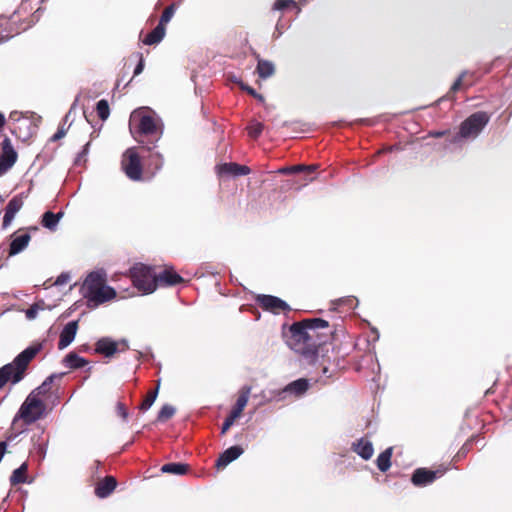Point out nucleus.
<instances>
[{"label":"nucleus","mask_w":512,"mask_h":512,"mask_svg":"<svg viewBox=\"0 0 512 512\" xmlns=\"http://www.w3.org/2000/svg\"><path fill=\"white\" fill-rule=\"evenodd\" d=\"M271 393L273 394L271 400H275L277 402L284 401L288 396H290L288 392L284 391V387L282 389L272 391Z\"/></svg>","instance_id":"45"},{"label":"nucleus","mask_w":512,"mask_h":512,"mask_svg":"<svg viewBox=\"0 0 512 512\" xmlns=\"http://www.w3.org/2000/svg\"><path fill=\"white\" fill-rule=\"evenodd\" d=\"M490 120V114L477 111L465 119L459 128H484Z\"/></svg>","instance_id":"18"},{"label":"nucleus","mask_w":512,"mask_h":512,"mask_svg":"<svg viewBox=\"0 0 512 512\" xmlns=\"http://www.w3.org/2000/svg\"><path fill=\"white\" fill-rule=\"evenodd\" d=\"M245 389L246 390L238 396L236 404L233 407L232 411L230 412V415H232L236 419L240 416L249 400V393L251 388L246 387Z\"/></svg>","instance_id":"31"},{"label":"nucleus","mask_w":512,"mask_h":512,"mask_svg":"<svg viewBox=\"0 0 512 512\" xmlns=\"http://www.w3.org/2000/svg\"><path fill=\"white\" fill-rule=\"evenodd\" d=\"M482 130H458L453 136H452V142L455 144H461L466 140H473L478 137L479 132ZM450 130H432L429 132L428 137L432 138H442V137H451L450 134H448Z\"/></svg>","instance_id":"11"},{"label":"nucleus","mask_w":512,"mask_h":512,"mask_svg":"<svg viewBox=\"0 0 512 512\" xmlns=\"http://www.w3.org/2000/svg\"><path fill=\"white\" fill-rule=\"evenodd\" d=\"M78 330V321L68 322L60 333L58 349L63 350L68 347L75 339Z\"/></svg>","instance_id":"16"},{"label":"nucleus","mask_w":512,"mask_h":512,"mask_svg":"<svg viewBox=\"0 0 512 512\" xmlns=\"http://www.w3.org/2000/svg\"><path fill=\"white\" fill-rule=\"evenodd\" d=\"M131 136L142 146L151 150L160 140L163 130H129Z\"/></svg>","instance_id":"12"},{"label":"nucleus","mask_w":512,"mask_h":512,"mask_svg":"<svg viewBox=\"0 0 512 512\" xmlns=\"http://www.w3.org/2000/svg\"><path fill=\"white\" fill-rule=\"evenodd\" d=\"M351 450L365 461L371 459L374 453L372 442L366 438H360L354 441L351 445Z\"/></svg>","instance_id":"20"},{"label":"nucleus","mask_w":512,"mask_h":512,"mask_svg":"<svg viewBox=\"0 0 512 512\" xmlns=\"http://www.w3.org/2000/svg\"><path fill=\"white\" fill-rule=\"evenodd\" d=\"M161 118L150 107L135 109L129 118V128H161Z\"/></svg>","instance_id":"6"},{"label":"nucleus","mask_w":512,"mask_h":512,"mask_svg":"<svg viewBox=\"0 0 512 512\" xmlns=\"http://www.w3.org/2000/svg\"><path fill=\"white\" fill-rule=\"evenodd\" d=\"M216 173L218 177L229 179L239 176H245L250 173V168L246 165H240L235 162L222 163L216 166Z\"/></svg>","instance_id":"10"},{"label":"nucleus","mask_w":512,"mask_h":512,"mask_svg":"<svg viewBox=\"0 0 512 512\" xmlns=\"http://www.w3.org/2000/svg\"><path fill=\"white\" fill-rule=\"evenodd\" d=\"M467 76V72H462L460 76L456 79V81L452 84L450 88L451 93H455L461 89L468 88L472 85L471 82H466L465 78Z\"/></svg>","instance_id":"40"},{"label":"nucleus","mask_w":512,"mask_h":512,"mask_svg":"<svg viewBox=\"0 0 512 512\" xmlns=\"http://www.w3.org/2000/svg\"><path fill=\"white\" fill-rule=\"evenodd\" d=\"M70 279L68 273H61L55 280V285L60 286L66 284Z\"/></svg>","instance_id":"49"},{"label":"nucleus","mask_w":512,"mask_h":512,"mask_svg":"<svg viewBox=\"0 0 512 512\" xmlns=\"http://www.w3.org/2000/svg\"><path fill=\"white\" fill-rule=\"evenodd\" d=\"M159 386L160 380H158L156 388L148 392V394L146 395L145 399L143 400L139 407L140 410L147 411L153 405L158 395Z\"/></svg>","instance_id":"36"},{"label":"nucleus","mask_w":512,"mask_h":512,"mask_svg":"<svg viewBox=\"0 0 512 512\" xmlns=\"http://www.w3.org/2000/svg\"><path fill=\"white\" fill-rule=\"evenodd\" d=\"M134 286L144 294L153 293L157 288V274L151 266L135 264L130 269Z\"/></svg>","instance_id":"5"},{"label":"nucleus","mask_w":512,"mask_h":512,"mask_svg":"<svg viewBox=\"0 0 512 512\" xmlns=\"http://www.w3.org/2000/svg\"><path fill=\"white\" fill-rule=\"evenodd\" d=\"M176 413V408L170 404H165L162 406L157 415V421L165 422L166 420L172 418Z\"/></svg>","instance_id":"38"},{"label":"nucleus","mask_w":512,"mask_h":512,"mask_svg":"<svg viewBox=\"0 0 512 512\" xmlns=\"http://www.w3.org/2000/svg\"><path fill=\"white\" fill-rule=\"evenodd\" d=\"M446 468H438L431 470L428 468H417L411 475V483L415 487H426L432 484L436 479L442 477L446 473Z\"/></svg>","instance_id":"8"},{"label":"nucleus","mask_w":512,"mask_h":512,"mask_svg":"<svg viewBox=\"0 0 512 512\" xmlns=\"http://www.w3.org/2000/svg\"><path fill=\"white\" fill-rule=\"evenodd\" d=\"M106 283V273L103 270L90 272L81 287L82 296L89 308H96L116 297V291Z\"/></svg>","instance_id":"2"},{"label":"nucleus","mask_w":512,"mask_h":512,"mask_svg":"<svg viewBox=\"0 0 512 512\" xmlns=\"http://www.w3.org/2000/svg\"><path fill=\"white\" fill-rule=\"evenodd\" d=\"M96 130H94L92 133H91V138H95L98 136V133H95Z\"/></svg>","instance_id":"62"},{"label":"nucleus","mask_w":512,"mask_h":512,"mask_svg":"<svg viewBox=\"0 0 512 512\" xmlns=\"http://www.w3.org/2000/svg\"><path fill=\"white\" fill-rule=\"evenodd\" d=\"M467 452L466 444L460 449L459 453L465 454Z\"/></svg>","instance_id":"60"},{"label":"nucleus","mask_w":512,"mask_h":512,"mask_svg":"<svg viewBox=\"0 0 512 512\" xmlns=\"http://www.w3.org/2000/svg\"><path fill=\"white\" fill-rule=\"evenodd\" d=\"M18 154L14 149L10 138L5 137L1 142L0 152V177L6 174L17 162Z\"/></svg>","instance_id":"9"},{"label":"nucleus","mask_w":512,"mask_h":512,"mask_svg":"<svg viewBox=\"0 0 512 512\" xmlns=\"http://www.w3.org/2000/svg\"><path fill=\"white\" fill-rule=\"evenodd\" d=\"M6 448H7V444L5 441H1L0 442V461L2 460L4 454H5V451H6Z\"/></svg>","instance_id":"54"},{"label":"nucleus","mask_w":512,"mask_h":512,"mask_svg":"<svg viewBox=\"0 0 512 512\" xmlns=\"http://www.w3.org/2000/svg\"><path fill=\"white\" fill-rule=\"evenodd\" d=\"M177 9V4L172 3L169 6H167L159 20V24L166 28L167 23L172 19V17L175 14V11Z\"/></svg>","instance_id":"39"},{"label":"nucleus","mask_w":512,"mask_h":512,"mask_svg":"<svg viewBox=\"0 0 512 512\" xmlns=\"http://www.w3.org/2000/svg\"><path fill=\"white\" fill-rule=\"evenodd\" d=\"M297 4L293 0H276L273 4V10L283 11L290 7H296Z\"/></svg>","instance_id":"42"},{"label":"nucleus","mask_w":512,"mask_h":512,"mask_svg":"<svg viewBox=\"0 0 512 512\" xmlns=\"http://www.w3.org/2000/svg\"><path fill=\"white\" fill-rule=\"evenodd\" d=\"M28 470L27 462L22 463L17 469H15L10 476L11 485H18L27 482L26 472Z\"/></svg>","instance_id":"32"},{"label":"nucleus","mask_w":512,"mask_h":512,"mask_svg":"<svg viewBox=\"0 0 512 512\" xmlns=\"http://www.w3.org/2000/svg\"><path fill=\"white\" fill-rule=\"evenodd\" d=\"M63 364L70 369H79L88 365V360L72 351L63 358Z\"/></svg>","instance_id":"26"},{"label":"nucleus","mask_w":512,"mask_h":512,"mask_svg":"<svg viewBox=\"0 0 512 512\" xmlns=\"http://www.w3.org/2000/svg\"><path fill=\"white\" fill-rule=\"evenodd\" d=\"M257 59L256 71L260 78L266 79L271 77L275 72V66L271 61L261 59L259 54L255 55Z\"/></svg>","instance_id":"25"},{"label":"nucleus","mask_w":512,"mask_h":512,"mask_svg":"<svg viewBox=\"0 0 512 512\" xmlns=\"http://www.w3.org/2000/svg\"><path fill=\"white\" fill-rule=\"evenodd\" d=\"M31 236L29 233H23L14 237L10 243L9 256H15L21 253L29 244Z\"/></svg>","instance_id":"23"},{"label":"nucleus","mask_w":512,"mask_h":512,"mask_svg":"<svg viewBox=\"0 0 512 512\" xmlns=\"http://www.w3.org/2000/svg\"><path fill=\"white\" fill-rule=\"evenodd\" d=\"M262 133V130H248V137L251 140H257Z\"/></svg>","instance_id":"52"},{"label":"nucleus","mask_w":512,"mask_h":512,"mask_svg":"<svg viewBox=\"0 0 512 512\" xmlns=\"http://www.w3.org/2000/svg\"><path fill=\"white\" fill-rule=\"evenodd\" d=\"M23 202V194L15 195L7 204L4 217H3V228H7L15 218V215L22 208Z\"/></svg>","instance_id":"14"},{"label":"nucleus","mask_w":512,"mask_h":512,"mask_svg":"<svg viewBox=\"0 0 512 512\" xmlns=\"http://www.w3.org/2000/svg\"><path fill=\"white\" fill-rule=\"evenodd\" d=\"M89 147H90V142H87L84 145L82 151L77 154L75 161H74L75 165H81L82 163L86 162V156L89 152Z\"/></svg>","instance_id":"43"},{"label":"nucleus","mask_w":512,"mask_h":512,"mask_svg":"<svg viewBox=\"0 0 512 512\" xmlns=\"http://www.w3.org/2000/svg\"><path fill=\"white\" fill-rule=\"evenodd\" d=\"M317 169L316 165H295L290 167H283L279 169V173L281 174H292V173H300L304 171L314 172Z\"/></svg>","instance_id":"37"},{"label":"nucleus","mask_w":512,"mask_h":512,"mask_svg":"<svg viewBox=\"0 0 512 512\" xmlns=\"http://www.w3.org/2000/svg\"><path fill=\"white\" fill-rule=\"evenodd\" d=\"M244 453L240 445H234L224 450L216 460L217 468H225L230 463L238 459Z\"/></svg>","instance_id":"17"},{"label":"nucleus","mask_w":512,"mask_h":512,"mask_svg":"<svg viewBox=\"0 0 512 512\" xmlns=\"http://www.w3.org/2000/svg\"><path fill=\"white\" fill-rule=\"evenodd\" d=\"M4 201H5V198L2 195H0V202H4Z\"/></svg>","instance_id":"63"},{"label":"nucleus","mask_w":512,"mask_h":512,"mask_svg":"<svg viewBox=\"0 0 512 512\" xmlns=\"http://www.w3.org/2000/svg\"><path fill=\"white\" fill-rule=\"evenodd\" d=\"M65 375V373H58V374H51L50 376H48L44 381L43 383L38 386L36 389H34L33 391H35V394L39 397V395L41 394H46L49 389H50V385L54 382L55 379H60L62 378L63 376Z\"/></svg>","instance_id":"34"},{"label":"nucleus","mask_w":512,"mask_h":512,"mask_svg":"<svg viewBox=\"0 0 512 512\" xmlns=\"http://www.w3.org/2000/svg\"><path fill=\"white\" fill-rule=\"evenodd\" d=\"M116 411L117 414L124 420L127 421L128 419V410L126 409L125 405L121 402H118L116 405Z\"/></svg>","instance_id":"46"},{"label":"nucleus","mask_w":512,"mask_h":512,"mask_svg":"<svg viewBox=\"0 0 512 512\" xmlns=\"http://www.w3.org/2000/svg\"><path fill=\"white\" fill-rule=\"evenodd\" d=\"M14 16L7 18L0 16V40L9 39L13 36L14 31L11 29L12 21Z\"/></svg>","instance_id":"33"},{"label":"nucleus","mask_w":512,"mask_h":512,"mask_svg":"<svg viewBox=\"0 0 512 512\" xmlns=\"http://www.w3.org/2000/svg\"><path fill=\"white\" fill-rule=\"evenodd\" d=\"M392 454L393 447H388L378 455L376 465L381 472H386L390 469Z\"/></svg>","instance_id":"29"},{"label":"nucleus","mask_w":512,"mask_h":512,"mask_svg":"<svg viewBox=\"0 0 512 512\" xmlns=\"http://www.w3.org/2000/svg\"><path fill=\"white\" fill-rule=\"evenodd\" d=\"M26 318L28 320H33L38 315V306L37 305H31L26 311H25Z\"/></svg>","instance_id":"47"},{"label":"nucleus","mask_w":512,"mask_h":512,"mask_svg":"<svg viewBox=\"0 0 512 512\" xmlns=\"http://www.w3.org/2000/svg\"><path fill=\"white\" fill-rule=\"evenodd\" d=\"M96 111H97L98 117L102 121L106 120L110 114V108H109L108 101L105 99L98 101L96 104Z\"/></svg>","instance_id":"41"},{"label":"nucleus","mask_w":512,"mask_h":512,"mask_svg":"<svg viewBox=\"0 0 512 512\" xmlns=\"http://www.w3.org/2000/svg\"><path fill=\"white\" fill-rule=\"evenodd\" d=\"M117 343H118V345H123V346H124V348H122V349H118V351H124L125 349H128V348H129L128 340H127V339H125V338L121 339V340H120L119 342H117Z\"/></svg>","instance_id":"55"},{"label":"nucleus","mask_w":512,"mask_h":512,"mask_svg":"<svg viewBox=\"0 0 512 512\" xmlns=\"http://www.w3.org/2000/svg\"><path fill=\"white\" fill-rule=\"evenodd\" d=\"M310 382L306 378H299L287 384L284 387V391L288 392L290 396L300 398L308 391Z\"/></svg>","instance_id":"21"},{"label":"nucleus","mask_w":512,"mask_h":512,"mask_svg":"<svg viewBox=\"0 0 512 512\" xmlns=\"http://www.w3.org/2000/svg\"><path fill=\"white\" fill-rule=\"evenodd\" d=\"M33 305H37L38 306V312L41 311V310H44L45 307H46V304H45L44 300H39V301L35 302Z\"/></svg>","instance_id":"57"},{"label":"nucleus","mask_w":512,"mask_h":512,"mask_svg":"<svg viewBox=\"0 0 512 512\" xmlns=\"http://www.w3.org/2000/svg\"><path fill=\"white\" fill-rule=\"evenodd\" d=\"M45 403L32 391L21 404L13 423L19 419L26 425H31L45 416Z\"/></svg>","instance_id":"4"},{"label":"nucleus","mask_w":512,"mask_h":512,"mask_svg":"<svg viewBox=\"0 0 512 512\" xmlns=\"http://www.w3.org/2000/svg\"><path fill=\"white\" fill-rule=\"evenodd\" d=\"M328 327V321L322 318L295 322L289 328L290 334L287 336L286 344L295 353L301 355L307 363L313 364L318 359L319 346L326 342L317 330Z\"/></svg>","instance_id":"1"},{"label":"nucleus","mask_w":512,"mask_h":512,"mask_svg":"<svg viewBox=\"0 0 512 512\" xmlns=\"http://www.w3.org/2000/svg\"><path fill=\"white\" fill-rule=\"evenodd\" d=\"M189 471V465L181 462H169L161 467L162 473L185 475Z\"/></svg>","instance_id":"30"},{"label":"nucleus","mask_w":512,"mask_h":512,"mask_svg":"<svg viewBox=\"0 0 512 512\" xmlns=\"http://www.w3.org/2000/svg\"><path fill=\"white\" fill-rule=\"evenodd\" d=\"M257 302L263 309L273 313H279L280 310L290 311V306L284 300L273 295L260 294L257 296Z\"/></svg>","instance_id":"13"},{"label":"nucleus","mask_w":512,"mask_h":512,"mask_svg":"<svg viewBox=\"0 0 512 512\" xmlns=\"http://www.w3.org/2000/svg\"><path fill=\"white\" fill-rule=\"evenodd\" d=\"M64 216V212L60 211L58 213H53L51 211H46L43 215H42V221H41V224L43 225V227L51 230V231H55L56 228H57V225L60 221V219Z\"/></svg>","instance_id":"27"},{"label":"nucleus","mask_w":512,"mask_h":512,"mask_svg":"<svg viewBox=\"0 0 512 512\" xmlns=\"http://www.w3.org/2000/svg\"><path fill=\"white\" fill-rule=\"evenodd\" d=\"M73 113L69 111L67 115L65 116V123L72 117Z\"/></svg>","instance_id":"59"},{"label":"nucleus","mask_w":512,"mask_h":512,"mask_svg":"<svg viewBox=\"0 0 512 512\" xmlns=\"http://www.w3.org/2000/svg\"><path fill=\"white\" fill-rule=\"evenodd\" d=\"M22 122L21 126L19 128H31V127H38L41 122L42 118L40 116H36L34 113L23 114L18 111H13L9 115V122L12 124H15L16 122Z\"/></svg>","instance_id":"15"},{"label":"nucleus","mask_w":512,"mask_h":512,"mask_svg":"<svg viewBox=\"0 0 512 512\" xmlns=\"http://www.w3.org/2000/svg\"><path fill=\"white\" fill-rule=\"evenodd\" d=\"M68 130H57V132L50 138L51 141H58L64 138Z\"/></svg>","instance_id":"51"},{"label":"nucleus","mask_w":512,"mask_h":512,"mask_svg":"<svg viewBox=\"0 0 512 512\" xmlns=\"http://www.w3.org/2000/svg\"><path fill=\"white\" fill-rule=\"evenodd\" d=\"M95 352L106 358H111L118 352V343L110 337H102L95 344Z\"/></svg>","instance_id":"19"},{"label":"nucleus","mask_w":512,"mask_h":512,"mask_svg":"<svg viewBox=\"0 0 512 512\" xmlns=\"http://www.w3.org/2000/svg\"><path fill=\"white\" fill-rule=\"evenodd\" d=\"M122 169L126 176L133 181H139L142 178V165L140 157L135 148H128L122 157Z\"/></svg>","instance_id":"7"},{"label":"nucleus","mask_w":512,"mask_h":512,"mask_svg":"<svg viewBox=\"0 0 512 512\" xmlns=\"http://www.w3.org/2000/svg\"><path fill=\"white\" fill-rule=\"evenodd\" d=\"M400 149H401V147L399 145H393V146L384 148L381 152H391V151L400 150Z\"/></svg>","instance_id":"56"},{"label":"nucleus","mask_w":512,"mask_h":512,"mask_svg":"<svg viewBox=\"0 0 512 512\" xmlns=\"http://www.w3.org/2000/svg\"><path fill=\"white\" fill-rule=\"evenodd\" d=\"M40 349L41 345L29 346L19 353L12 362L3 365L0 368V389L9 381L13 385L19 383L24 378L28 364Z\"/></svg>","instance_id":"3"},{"label":"nucleus","mask_w":512,"mask_h":512,"mask_svg":"<svg viewBox=\"0 0 512 512\" xmlns=\"http://www.w3.org/2000/svg\"><path fill=\"white\" fill-rule=\"evenodd\" d=\"M331 305L335 310L342 306H346L349 309H354L358 305V299L354 296L341 297L339 299L333 300Z\"/></svg>","instance_id":"35"},{"label":"nucleus","mask_w":512,"mask_h":512,"mask_svg":"<svg viewBox=\"0 0 512 512\" xmlns=\"http://www.w3.org/2000/svg\"><path fill=\"white\" fill-rule=\"evenodd\" d=\"M235 420L236 418H234L230 414L225 418L221 426V435H224L230 429V427L234 424Z\"/></svg>","instance_id":"44"},{"label":"nucleus","mask_w":512,"mask_h":512,"mask_svg":"<svg viewBox=\"0 0 512 512\" xmlns=\"http://www.w3.org/2000/svg\"><path fill=\"white\" fill-rule=\"evenodd\" d=\"M73 125V121H71L69 124H68V128H71Z\"/></svg>","instance_id":"64"},{"label":"nucleus","mask_w":512,"mask_h":512,"mask_svg":"<svg viewBox=\"0 0 512 512\" xmlns=\"http://www.w3.org/2000/svg\"><path fill=\"white\" fill-rule=\"evenodd\" d=\"M159 282L165 286H174L183 282V278L173 269H164L162 272L157 274V284Z\"/></svg>","instance_id":"24"},{"label":"nucleus","mask_w":512,"mask_h":512,"mask_svg":"<svg viewBox=\"0 0 512 512\" xmlns=\"http://www.w3.org/2000/svg\"><path fill=\"white\" fill-rule=\"evenodd\" d=\"M360 124L361 125H366V126H375V125H379L380 122L377 121V120H370V119H368V120H362L360 122Z\"/></svg>","instance_id":"53"},{"label":"nucleus","mask_w":512,"mask_h":512,"mask_svg":"<svg viewBox=\"0 0 512 512\" xmlns=\"http://www.w3.org/2000/svg\"><path fill=\"white\" fill-rule=\"evenodd\" d=\"M116 486V479L113 476H107L96 485L95 495L98 498L104 499L115 490Z\"/></svg>","instance_id":"22"},{"label":"nucleus","mask_w":512,"mask_h":512,"mask_svg":"<svg viewBox=\"0 0 512 512\" xmlns=\"http://www.w3.org/2000/svg\"><path fill=\"white\" fill-rule=\"evenodd\" d=\"M165 33H166V28L158 23V25L150 33H148L145 36V38L142 40V42L145 45L158 44L164 38Z\"/></svg>","instance_id":"28"},{"label":"nucleus","mask_w":512,"mask_h":512,"mask_svg":"<svg viewBox=\"0 0 512 512\" xmlns=\"http://www.w3.org/2000/svg\"><path fill=\"white\" fill-rule=\"evenodd\" d=\"M5 117L2 113H0V128H2L5 125Z\"/></svg>","instance_id":"58"},{"label":"nucleus","mask_w":512,"mask_h":512,"mask_svg":"<svg viewBox=\"0 0 512 512\" xmlns=\"http://www.w3.org/2000/svg\"><path fill=\"white\" fill-rule=\"evenodd\" d=\"M137 57L139 58V61L134 69V76L141 74L144 69V65H145L142 53H138Z\"/></svg>","instance_id":"48"},{"label":"nucleus","mask_w":512,"mask_h":512,"mask_svg":"<svg viewBox=\"0 0 512 512\" xmlns=\"http://www.w3.org/2000/svg\"><path fill=\"white\" fill-rule=\"evenodd\" d=\"M241 89L247 91V93L250 94L251 96L258 98L259 100H263V96L257 94L256 91L252 87L245 85V84H241Z\"/></svg>","instance_id":"50"},{"label":"nucleus","mask_w":512,"mask_h":512,"mask_svg":"<svg viewBox=\"0 0 512 512\" xmlns=\"http://www.w3.org/2000/svg\"><path fill=\"white\" fill-rule=\"evenodd\" d=\"M25 136L24 139L31 137V130H25Z\"/></svg>","instance_id":"61"}]
</instances>
